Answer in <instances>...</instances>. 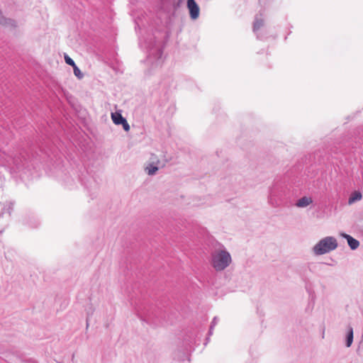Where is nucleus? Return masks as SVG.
I'll return each instance as SVG.
<instances>
[{
  "label": "nucleus",
  "mask_w": 363,
  "mask_h": 363,
  "mask_svg": "<svg viewBox=\"0 0 363 363\" xmlns=\"http://www.w3.org/2000/svg\"><path fill=\"white\" fill-rule=\"evenodd\" d=\"M232 259L230 253L225 249H217L211 253V263L218 272L223 271L231 263Z\"/></svg>",
  "instance_id": "1"
},
{
  "label": "nucleus",
  "mask_w": 363,
  "mask_h": 363,
  "mask_svg": "<svg viewBox=\"0 0 363 363\" xmlns=\"http://www.w3.org/2000/svg\"><path fill=\"white\" fill-rule=\"evenodd\" d=\"M337 247V240L332 236L321 239L313 247V252L316 255H321L330 252Z\"/></svg>",
  "instance_id": "2"
},
{
  "label": "nucleus",
  "mask_w": 363,
  "mask_h": 363,
  "mask_svg": "<svg viewBox=\"0 0 363 363\" xmlns=\"http://www.w3.org/2000/svg\"><path fill=\"white\" fill-rule=\"evenodd\" d=\"M186 7L189 11L190 18L196 20L199 17L200 8L195 0H187Z\"/></svg>",
  "instance_id": "3"
},
{
  "label": "nucleus",
  "mask_w": 363,
  "mask_h": 363,
  "mask_svg": "<svg viewBox=\"0 0 363 363\" xmlns=\"http://www.w3.org/2000/svg\"><path fill=\"white\" fill-rule=\"evenodd\" d=\"M0 25L6 27L10 28L13 29H16L18 27V23L16 21V20L8 18L6 16L4 15V13L0 11Z\"/></svg>",
  "instance_id": "4"
},
{
  "label": "nucleus",
  "mask_w": 363,
  "mask_h": 363,
  "mask_svg": "<svg viewBox=\"0 0 363 363\" xmlns=\"http://www.w3.org/2000/svg\"><path fill=\"white\" fill-rule=\"evenodd\" d=\"M150 160L152 162L145 167V172L148 175H154L158 170L160 160L156 158L155 155H152Z\"/></svg>",
  "instance_id": "5"
},
{
  "label": "nucleus",
  "mask_w": 363,
  "mask_h": 363,
  "mask_svg": "<svg viewBox=\"0 0 363 363\" xmlns=\"http://www.w3.org/2000/svg\"><path fill=\"white\" fill-rule=\"evenodd\" d=\"M341 235L347 240L351 250H354L359 247V242L357 240L345 233H342Z\"/></svg>",
  "instance_id": "6"
},
{
  "label": "nucleus",
  "mask_w": 363,
  "mask_h": 363,
  "mask_svg": "<svg viewBox=\"0 0 363 363\" xmlns=\"http://www.w3.org/2000/svg\"><path fill=\"white\" fill-rule=\"evenodd\" d=\"M313 203V199L311 197L303 196L298 199L296 206L298 208H305Z\"/></svg>",
  "instance_id": "7"
},
{
  "label": "nucleus",
  "mask_w": 363,
  "mask_h": 363,
  "mask_svg": "<svg viewBox=\"0 0 363 363\" xmlns=\"http://www.w3.org/2000/svg\"><path fill=\"white\" fill-rule=\"evenodd\" d=\"M13 206L11 203L4 204L0 202V218L3 217V215L6 212L9 216H11Z\"/></svg>",
  "instance_id": "8"
},
{
  "label": "nucleus",
  "mask_w": 363,
  "mask_h": 363,
  "mask_svg": "<svg viewBox=\"0 0 363 363\" xmlns=\"http://www.w3.org/2000/svg\"><path fill=\"white\" fill-rule=\"evenodd\" d=\"M111 118L113 122L116 125H121L125 119L122 116L120 112L111 113Z\"/></svg>",
  "instance_id": "9"
},
{
  "label": "nucleus",
  "mask_w": 363,
  "mask_h": 363,
  "mask_svg": "<svg viewBox=\"0 0 363 363\" xmlns=\"http://www.w3.org/2000/svg\"><path fill=\"white\" fill-rule=\"evenodd\" d=\"M353 342V328L349 325L347 328V334L346 336V347H350Z\"/></svg>",
  "instance_id": "10"
},
{
  "label": "nucleus",
  "mask_w": 363,
  "mask_h": 363,
  "mask_svg": "<svg viewBox=\"0 0 363 363\" xmlns=\"http://www.w3.org/2000/svg\"><path fill=\"white\" fill-rule=\"evenodd\" d=\"M362 199V194L359 191H354L353 192L348 200V203L350 205L354 203V202L361 200Z\"/></svg>",
  "instance_id": "11"
},
{
  "label": "nucleus",
  "mask_w": 363,
  "mask_h": 363,
  "mask_svg": "<svg viewBox=\"0 0 363 363\" xmlns=\"http://www.w3.org/2000/svg\"><path fill=\"white\" fill-rule=\"evenodd\" d=\"M263 25L264 21L262 19H256L253 26L254 30H259Z\"/></svg>",
  "instance_id": "12"
},
{
  "label": "nucleus",
  "mask_w": 363,
  "mask_h": 363,
  "mask_svg": "<svg viewBox=\"0 0 363 363\" xmlns=\"http://www.w3.org/2000/svg\"><path fill=\"white\" fill-rule=\"evenodd\" d=\"M73 69H74V73L75 76H77L79 79L82 78L83 74L81 72V70L77 67V65H74L73 67Z\"/></svg>",
  "instance_id": "13"
},
{
  "label": "nucleus",
  "mask_w": 363,
  "mask_h": 363,
  "mask_svg": "<svg viewBox=\"0 0 363 363\" xmlns=\"http://www.w3.org/2000/svg\"><path fill=\"white\" fill-rule=\"evenodd\" d=\"M65 62L72 66V67L76 65V64L74 63V62L73 61L72 59H71L68 55H65Z\"/></svg>",
  "instance_id": "14"
},
{
  "label": "nucleus",
  "mask_w": 363,
  "mask_h": 363,
  "mask_svg": "<svg viewBox=\"0 0 363 363\" xmlns=\"http://www.w3.org/2000/svg\"><path fill=\"white\" fill-rule=\"evenodd\" d=\"M217 323H218V318L217 317H214V318L213 319V320L211 322V326H210L209 335L212 334L213 329L216 326Z\"/></svg>",
  "instance_id": "15"
},
{
  "label": "nucleus",
  "mask_w": 363,
  "mask_h": 363,
  "mask_svg": "<svg viewBox=\"0 0 363 363\" xmlns=\"http://www.w3.org/2000/svg\"><path fill=\"white\" fill-rule=\"evenodd\" d=\"M94 309L92 308V306L90 307V308L87 311V318H86V328L89 326L88 320H89V316L91 315L94 313Z\"/></svg>",
  "instance_id": "16"
},
{
  "label": "nucleus",
  "mask_w": 363,
  "mask_h": 363,
  "mask_svg": "<svg viewBox=\"0 0 363 363\" xmlns=\"http://www.w3.org/2000/svg\"><path fill=\"white\" fill-rule=\"evenodd\" d=\"M121 125H123V129H124L125 131H128V130H130V125H129V124L128 123V122H127L126 119H125V120L123 121V122Z\"/></svg>",
  "instance_id": "17"
},
{
  "label": "nucleus",
  "mask_w": 363,
  "mask_h": 363,
  "mask_svg": "<svg viewBox=\"0 0 363 363\" xmlns=\"http://www.w3.org/2000/svg\"><path fill=\"white\" fill-rule=\"evenodd\" d=\"M3 183H4V179L1 177H0V188L2 187Z\"/></svg>",
  "instance_id": "18"
},
{
  "label": "nucleus",
  "mask_w": 363,
  "mask_h": 363,
  "mask_svg": "<svg viewBox=\"0 0 363 363\" xmlns=\"http://www.w3.org/2000/svg\"><path fill=\"white\" fill-rule=\"evenodd\" d=\"M177 359H178V360H179V361H184V358H183V359H182V358H179V357L177 358Z\"/></svg>",
  "instance_id": "19"
}]
</instances>
